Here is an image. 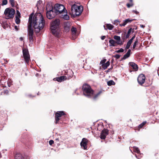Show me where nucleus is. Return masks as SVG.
I'll return each mask as SVG.
<instances>
[{
	"mask_svg": "<svg viewBox=\"0 0 159 159\" xmlns=\"http://www.w3.org/2000/svg\"><path fill=\"white\" fill-rule=\"evenodd\" d=\"M45 21L42 15L40 13L35 14L33 19V25L35 31L39 32L44 26Z\"/></svg>",
	"mask_w": 159,
	"mask_h": 159,
	"instance_id": "f257e3e1",
	"label": "nucleus"
},
{
	"mask_svg": "<svg viewBox=\"0 0 159 159\" xmlns=\"http://www.w3.org/2000/svg\"><path fill=\"white\" fill-rule=\"evenodd\" d=\"M60 21L57 19L52 21L50 24V29L52 34L55 36L59 37L61 32L60 29Z\"/></svg>",
	"mask_w": 159,
	"mask_h": 159,
	"instance_id": "f03ea898",
	"label": "nucleus"
},
{
	"mask_svg": "<svg viewBox=\"0 0 159 159\" xmlns=\"http://www.w3.org/2000/svg\"><path fill=\"white\" fill-rule=\"evenodd\" d=\"M84 94L88 97L93 96V92L90 87L88 84H84L83 86Z\"/></svg>",
	"mask_w": 159,
	"mask_h": 159,
	"instance_id": "7ed1b4c3",
	"label": "nucleus"
},
{
	"mask_svg": "<svg viewBox=\"0 0 159 159\" xmlns=\"http://www.w3.org/2000/svg\"><path fill=\"white\" fill-rule=\"evenodd\" d=\"M83 10V7L81 6L74 5L71 7V11L72 14L76 16L80 15Z\"/></svg>",
	"mask_w": 159,
	"mask_h": 159,
	"instance_id": "20e7f679",
	"label": "nucleus"
},
{
	"mask_svg": "<svg viewBox=\"0 0 159 159\" xmlns=\"http://www.w3.org/2000/svg\"><path fill=\"white\" fill-rule=\"evenodd\" d=\"M15 12V10L13 8H7L4 12L5 18L7 19L13 18Z\"/></svg>",
	"mask_w": 159,
	"mask_h": 159,
	"instance_id": "39448f33",
	"label": "nucleus"
},
{
	"mask_svg": "<svg viewBox=\"0 0 159 159\" xmlns=\"http://www.w3.org/2000/svg\"><path fill=\"white\" fill-rule=\"evenodd\" d=\"M53 8L57 15H61L66 11L63 5L58 4H55Z\"/></svg>",
	"mask_w": 159,
	"mask_h": 159,
	"instance_id": "423d86ee",
	"label": "nucleus"
},
{
	"mask_svg": "<svg viewBox=\"0 0 159 159\" xmlns=\"http://www.w3.org/2000/svg\"><path fill=\"white\" fill-rule=\"evenodd\" d=\"M49 6L47 5L46 6V10L47 11L46 15L48 19H50L53 18L56 15V14L54 10V8H52L51 6H50V9L48 8Z\"/></svg>",
	"mask_w": 159,
	"mask_h": 159,
	"instance_id": "0eeeda50",
	"label": "nucleus"
},
{
	"mask_svg": "<svg viewBox=\"0 0 159 159\" xmlns=\"http://www.w3.org/2000/svg\"><path fill=\"white\" fill-rule=\"evenodd\" d=\"M32 16H30L29 20V25L28 26V31L29 35H33V31L32 28Z\"/></svg>",
	"mask_w": 159,
	"mask_h": 159,
	"instance_id": "6e6552de",
	"label": "nucleus"
},
{
	"mask_svg": "<svg viewBox=\"0 0 159 159\" xmlns=\"http://www.w3.org/2000/svg\"><path fill=\"white\" fill-rule=\"evenodd\" d=\"M23 53L25 62L27 63H28L30 60V56L28 50L26 49H23Z\"/></svg>",
	"mask_w": 159,
	"mask_h": 159,
	"instance_id": "1a4fd4ad",
	"label": "nucleus"
},
{
	"mask_svg": "<svg viewBox=\"0 0 159 159\" xmlns=\"http://www.w3.org/2000/svg\"><path fill=\"white\" fill-rule=\"evenodd\" d=\"M145 77L143 74L139 75L137 78V80L139 84L140 85H142L145 82Z\"/></svg>",
	"mask_w": 159,
	"mask_h": 159,
	"instance_id": "9d476101",
	"label": "nucleus"
},
{
	"mask_svg": "<svg viewBox=\"0 0 159 159\" xmlns=\"http://www.w3.org/2000/svg\"><path fill=\"white\" fill-rule=\"evenodd\" d=\"M65 113L63 111H58L55 113V120L56 123L57 124L58 121L60 120L59 117H61L62 115H64Z\"/></svg>",
	"mask_w": 159,
	"mask_h": 159,
	"instance_id": "9b49d317",
	"label": "nucleus"
},
{
	"mask_svg": "<svg viewBox=\"0 0 159 159\" xmlns=\"http://www.w3.org/2000/svg\"><path fill=\"white\" fill-rule=\"evenodd\" d=\"M88 140L87 139L84 138L83 139L82 141L80 143V145L82 147H83V148L85 150L87 149V144Z\"/></svg>",
	"mask_w": 159,
	"mask_h": 159,
	"instance_id": "f8f14e48",
	"label": "nucleus"
},
{
	"mask_svg": "<svg viewBox=\"0 0 159 159\" xmlns=\"http://www.w3.org/2000/svg\"><path fill=\"white\" fill-rule=\"evenodd\" d=\"M108 131L107 129H104L103 130L100 135V138L101 139H105L106 136L108 134Z\"/></svg>",
	"mask_w": 159,
	"mask_h": 159,
	"instance_id": "ddd939ff",
	"label": "nucleus"
},
{
	"mask_svg": "<svg viewBox=\"0 0 159 159\" xmlns=\"http://www.w3.org/2000/svg\"><path fill=\"white\" fill-rule=\"evenodd\" d=\"M71 31L72 32V39H75L77 37V35L76 33V29L73 27L71 29Z\"/></svg>",
	"mask_w": 159,
	"mask_h": 159,
	"instance_id": "4468645a",
	"label": "nucleus"
},
{
	"mask_svg": "<svg viewBox=\"0 0 159 159\" xmlns=\"http://www.w3.org/2000/svg\"><path fill=\"white\" fill-rule=\"evenodd\" d=\"M66 79L67 77L66 76H63L55 78L53 79V80H57L58 82H61L62 81L66 80Z\"/></svg>",
	"mask_w": 159,
	"mask_h": 159,
	"instance_id": "2eb2a0df",
	"label": "nucleus"
},
{
	"mask_svg": "<svg viewBox=\"0 0 159 159\" xmlns=\"http://www.w3.org/2000/svg\"><path fill=\"white\" fill-rule=\"evenodd\" d=\"M114 39L116 40V41L117 44L121 45L123 44V43L120 40V36L117 35H115L114 36Z\"/></svg>",
	"mask_w": 159,
	"mask_h": 159,
	"instance_id": "dca6fc26",
	"label": "nucleus"
},
{
	"mask_svg": "<svg viewBox=\"0 0 159 159\" xmlns=\"http://www.w3.org/2000/svg\"><path fill=\"white\" fill-rule=\"evenodd\" d=\"M70 24L69 22H66L64 24V28L66 31H68L70 30Z\"/></svg>",
	"mask_w": 159,
	"mask_h": 159,
	"instance_id": "f3484780",
	"label": "nucleus"
},
{
	"mask_svg": "<svg viewBox=\"0 0 159 159\" xmlns=\"http://www.w3.org/2000/svg\"><path fill=\"white\" fill-rule=\"evenodd\" d=\"M135 38V36L133 37L131 39H130L129 41L127 42L125 48L128 49L129 48L134 39Z\"/></svg>",
	"mask_w": 159,
	"mask_h": 159,
	"instance_id": "a211bd4d",
	"label": "nucleus"
},
{
	"mask_svg": "<svg viewBox=\"0 0 159 159\" xmlns=\"http://www.w3.org/2000/svg\"><path fill=\"white\" fill-rule=\"evenodd\" d=\"M61 16L66 20H68L69 18V16L67 15V10L65 11L61 15Z\"/></svg>",
	"mask_w": 159,
	"mask_h": 159,
	"instance_id": "6ab92c4d",
	"label": "nucleus"
},
{
	"mask_svg": "<svg viewBox=\"0 0 159 159\" xmlns=\"http://www.w3.org/2000/svg\"><path fill=\"white\" fill-rule=\"evenodd\" d=\"M110 46H115L117 44L116 42L113 39H111L109 41Z\"/></svg>",
	"mask_w": 159,
	"mask_h": 159,
	"instance_id": "aec40b11",
	"label": "nucleus"
},
{
	"mask_svg": "<svg viewBox=\"0 0 159 159\" xmlns=\"http://www.w3.org/2000/svg\"><path fill=\"white\" fill-rule=\"evenodd\" d=\"M130 65L133 67V69L135 70H137L138 69V66L133 62H130L129 63Z\"/></svg>",
	"mask_w": 159,
	"mask_h": 159,
	"instance_id": "412c9836",
	"label": "nucleus"
},
{
	"mask_svg": "<svg viewBox=\"0 0 159 159\" xmlns=\"http://www.w3.org/2000/svg\"><path fill=\"white\" fill-rule=\"evenodd\" d=\"M110 63L109 61H107L106 63H105L103 64L102 66V68L105 70L107 67L108 66L110 65Z\"/></svg>",
	"mask_w": 159,
	"mask_h": 159,
	"instance_id": "4be33fe9",
	"label": "nucleus"
},
{
	"mask_svg": "<svg viewBox=\"0 0 159 159\" xmlns=\"http://www.w3.org/2000/svg\"><path fill=\"white\" fill-rule=\"evenodd\" d=\"M130 52L131 50L130 49H129L127 53L123 57L124 59H126L129 57Z\"/></svg>",
	"mask_w": 159,
	"mask_h": 159,
	"instance_id": "5701e85b",
	"label": "nucleus"
},
{
	"mask_svg": "<svg viewBox=\"0 0 159 159\" xmlns=\"http://www.w3.org/2000/svg\"><path fill=\"white\" fill-rule=\"evenodd\" d=\"M15 159H23V158L21 154L18 153L16 154Z\"/></svg>",
	"mask_w": 159,
	"mask_h": 159,
	"instance_id": "b1692460",
	"label": "nucleus"
},
{
	"mask_svg": "<svg viewBox=\"0 0 159 159\" xmlns=\"http://www.w3.org/2000/svg\"><path fill=\"white\" fill-rule=\"evenodd\" d=\"M106 26L107 29L109 30H112L114 27L113 25L110 24H107Z\"/></svg>",
	"mask_w": 159,
	"mask_h": 159,
	"instance_id": "393cba45",
	"label": "nucleus"
},
{
	"mask_svg": "<svg viewBox=\"0 0 159 159\" xmlns=\"http://www.w3.org/2000/svg\"><path fill=\"white\" fill-rule=\"evenodd\" d=\"M107 84L108 85L111 86V85H113L115 84V83L112 80H110L107 82Z\"/></svg>",
	"mask_w": 159,
	"mask_h": 159,
	"instance_id": "a878e982",
	"label": "nucleus"
},
{
	"mask_svg": "<svg viewBox=\"0 0 159 159\" xmlns=\"http://www.w3.org/2000/svg\"><path fill=\"white\" fill-rule=\"evenodd\" d=\"M134 151V152H136L137 153H139L140 152V151L139 149V148L135 147H133Z\"/></svg>",
	"mask_w": 159,
	"mask_h": 159,
	"instance_id": "bb28decb",
	"label": "nucleus"
},
{
	"mask_svg": "<svg viewBox=\"0 0 159 159\" xmlns=\"http://www.w3.org/2000/svg\"><path fill=\"white\" fill-rule=\"evenodd\" d=\"M20 14L18 11H16V18H20Z\"/></svg>",
	"mask_w": 159,
	"mask_h": 159,
	"instance_id": "cd10ccee",
	"label": "nucleus"
},
{
	"mask_svg": "<svg viewBox=\"0 0 159 159\" xmlns=\"http://www.w3.org/2000/svg\"><path fill=\"white\" fill-rule=\"evenodd\" d=\"M9 2L11 4L12 7L14 6L15 5V2L14 0H9Z\"/></svg>",
	"mask_w": 159,
	"mask_h": 159,
	"instance_id": "c85d7f7f",
	"label": "nucleus"
},
{
	"mask_svg": "<svg viewBox=\"0 0 159 159\" xmlns=\"http://www.w3.org/2000/svg\"><path fill=\"white\" fill-rule=\"evenodd\" d=\"M20 18H16L15 22L16 24H19L20 22Z\"/></svg>",
	"mask_w": 159,
	"mask_h": 159,
	"instance_id": "c756f323",
	"label": "nucleus"
},
{
	"mask_svg": "<svg viewBox=\"0 0 159 159\" xmlns=\"http://www.w3.org/2000/svg\"><path fill=\"white\" fill-rule=\"evenodd\" d=\"M138 41L137 40H136L135 41V42L133 44V49H134L135 48L136 45L138 44Z\"/></svg>",
	"mask_w": 159,
	"mask_h": 159,
	"instance_id": "7c9ffc66",
	"label": "nucleus"
},
{
	"mask_svg": "<svg viewBox=\"0 0 159 159\" xmlns=\"http://www.w3.org/2000/svg\"><path fill=\"white\" fill-rule=\"evenodd\" d=\"M132 20H130L129 19L125 20L124 22V23L126 24L128 23L131 22Z\"/></svg>",
	"mask_w": 159,
	"mask_h": 159,
	"instance_id": "2f4dec72",
	"label": "nucleus"
},
{
	"mask_svg": "<svg viewBox=\"0 0 159 159\" xmlns=\"http://www.w3.org/2000/svg\"><path fill=\"white\" fill-rule=\"evenodd\" d=\"M106 61V59H105L101 60V61L100 62V64L102 65V66L103 64H104Z\"/></svg>",
	"mask_w": 159,
	"mask_h": 159,
	"instance_id": "473e14b6",
	"label": "nucleus"
},
{
	"mask_svg": "<svg viewBox=\"0 0 159 159\" xmlns=\"http://www.w3.org/2000/svg\"><path fill=\"white\" fill-rule=\"evenodd\" d=\"M146 121H145V122H143L142 124H140L139 125V128H142L143 126L145 125L146 124Z\"/></svg>",
	"mask_w": 159,
	"mask_h": 159,
	"instance_id": "72a5a7b5",
	"label": "nucleus"
},
{
	"mask_svg": "<svg viewBox=\"0 0 159 159\" xmlns=\"http://www.w3.org/2000/svg\"><path fill=\"white\" fill-rule=\"evenodd\" d=\"M134 4L133 3H131L130 4L127 3L126 5L128 8H129L131 7H132L133 6Z\"/></svg>",
	"mask_w": 159,
	"mask_h": 159,
	"instance_id": "f704fd0d",
	"label": "nucleus"
},
{
	"mask_svg": "<svg viewBox=\"0 0 159 159\" xmlns=\"http://www.w3.org/2000/svg\"><path fill=\"white\" fill-rule=\"evenodd\" d=\"M124 50L123 48H121L120 49L116 51L115 52L117 53H119L120 52H124Z\"/></svg>",
	"mask_w": 159,
	"mask_h": 159,
	"instance_id": "c9c22d12",
	"label": "nucleus"
},
{
	"mask_svg": "<svg viewBox=\"0 0 159 159\" xmlns=\"http://www.w3.org/2000/svg\"><path fill=\"white\" fill-rule=\"evenodd\" d=\"M119 23V21L118 20H116L114 21L113 22V24L117 25Z\"/></svg>",
	"mask_w": 159,
	"mask_h": 159,
	"instance_id": "e433bc0d",
	"label": "nucleus"
},
{
	"mask_svg": "<svg viewBox=\"0 0 159 159\" xmlns=\"http://www.w3.org/2000/svg\"><path fill=\"white\" fill-rule=\"evenodd\" d=\"M133 29L132 28H130L128 30L127 33H128V34H130L132 32H133Z\"/></svg>",
	"mask_w": 159,
	"mask_h": 159,
	"instance_id": "4c0bfd02",
	"label": "nucleus"
},
{
	"mask_svg": "<svg viewBox=\"0 0 159 159\" xmlns=\"http://www.w3.org/2000/svg\"><path fill=\"white\" fill-rule=\"evenodd\" d=\"M69 4L70 5L71 7L72 6L74 5H76L74 3V2L72 1H70L69 2Z\"/></svg>",
	"mask_w": 159,
	"mask_h": 159,
	"instance_id": "58836bf2",
	"label": "nucleus"
},
{
	"mask_svg": "<svg viewBox=\"0 0 159 159\" xmlns=\"http://www.w3.org/2000/svg\"><path fill=\"white\" fill-rule=\"evenodd\" d=\"M41 2V1H39L38 2L37 4V8H38L39 7V5Z\"/></svg>",
	"mask_w": 159,
	"mask_h": 159,
	"instance_id": "ea45409f",
	"label": "nucleus"
},
{
	"mask_svg": "<svg viewBox=\"0 0 159 159\" xmlns=\"http://www.w3.org/2000/svg\"><path fill=\"white\" fill-rule=\"evenodd\" d=\"M29 39L30 40V41H33V35H29Z\"/></svg>",
	"mask_w": 159,
	"mask_h": 159,
	"instance_id": "a19ab883",
	"label": "nucleus"
},
{
	"mask_svg": "<svg viewBox=\"0 0 159 159\" xmlns=\"http://www.w3.org/2000/svg\"><path fill=\"white\" fill-rule=\"evenodd\" d=\"M54 141L51 140L49 141V144L50 145H52L54 143Z\"/></svg>",
	"mask_w": 159,
	"mask_h": 159,
	"instance_id": "79ce46f5",
	"label": "nucleus"
},
{
	"mask_svg": "<svg viewBox=\"0 0 159 159\" xmlns=\"http://www.w3.org/2000/svg\"><path fill=\"white\" fill-rule=\"evenodd\" d=\"M114 57L116 59H118L120 57V56L118 54H117L114 56Z\"/></svg>",
	"mask_w": 159,
	"mask_h": 159,
	"instance_id": "37998d69",
	"label": "nucleus"
},
{
	"mask_svg": "<svg viewBox=\"0 0 159 159\" xmlns=\"http://www.w3.org/2000/svg\"><path fill=\"white\" fill-rule=\"evenodd\" d=\"M7 0H4L3 1L2 3L3 5H6L7 4Z\"/></svg>",
	"mask_w": 159,
	"mask_h": 159,
	"instance_id": "c03bdc74",
	"label": "nucleus"
},
{
	"mask_svg": "<svg viewBox=\"0 0 159 159\" xmlns=\"http://www.w3.org/2000/svg\"><path fill=\"white\" fill-rule=\"evenodd\" d=\"M15 29L16 30H18L19 29V26H15L14 27Z\"/></svg>",
	"mask_w": 159,
	"mask_h": 159,
	"instance_id": "a18cd8bd",
	"label": "nucleus"
},
{
	"mask_svg": "<svg viewBox=\"0 0 159 159\" xmlns=\"http://www.w3.org/2000/svg\"><path fill=\"white\" fill-rule=\"evenodd\" d=\"M126 24H125V23H124V22H123V24H120V25L121 26H125Z\"/></svg>",
	"mask_w": 159,
	"mask_h": 159,
	"instance_id": "49530a36",
	"label": "nucleus"
},
{
	"mask_svg": "<svg viewBox=\"0 0 159 159\" xmlns=\"http://www.w3.org/2000/svg\"><path fill=\"white\" fill-rule=\"evenodd\" d=\"M133 12L135 13L136 14H138L139 13V12L133 10Z\"/></svg>",
	"mask_w": 159,
	"mask_h": 159,
	"instance_id": "de8ad7c7",
	"label": "nucleus"
},
{
	"mask_svg": "<svg viewBox=\"0 0 159 159\" xmlns=\"http://www.w3.org/2000/svg\"><path fill=\"white\" fill-rule=\"evenodd\" d=\"M106 38L105 36H103L101 37V39L102 40H104Z\"/></svg>",
	"mask_w": 159,
	"mask_h": 159,
	"instance_id": "09e8293b",
	"label": "nucleus"
},
{
	"mask_svg": "<svg viewBox=\"0 0 159 159\" xmlns=\"http://www.w3.org/2000/svg\"><path fill=\"white\" fill-rule=\"evenodd\" d=\"M129 35H130V34H128V33H127V34L126 35V38H128L129 37Z\"/></svg>",
	"mask_w": 159,
	"mask_h": 159,
	"instance_id": "8fccbe9b",
	"label": "nucleus"
},
{
	"mask_svg": "<svg viewBox=\"0 0 159 159\" xmlns=\"http://www.w3.org/2000/svg\"><path fill=\"white\" fill-rule=\"evenodd\" d=\"M99 94V93H98V94L96 95L94 97V98H95Z\"/></svg>",
	"mask_w": 159,
	"mask_h": 159,
	"instance_id": "3c124183",
	"label": "nucleus"
},
{
	"mask_svg": "<svg viewBox=\"0 0 159 159\" xmlns=\"http://www.w3.org/2000/svg\"><path fill=\"white\" fill-rule=\"evenodd\" d=\"M19 39L20 40L22 41L23 40V38L22 37H21Z\"/></svg>",
	"mask_w": 159,
	"mask_h": 159,
	"instance_id": "603ef678",
	"label": "nucleus"
},
{
	"mask_svg": "<svg viewBox=\"0 0 159 159\" xmlns=\"http://www.w3.org/2000/svg\"><path fill=\"white\" fill-rule=\"evenodd\" d=\"M140 27L142 28H144L145 27V26L144 25H140Z\"/></svg>",
	"mask_w": 159,
	"mask_h": 159,
	"instance_id": "864d4df0",
	"label": "nucleus"
},
{
	"mask_svg": "<svg viewBox=\"0 0 159 159\" xmlns=\"http://www.w3.org/2000/svg\"><path fill=\"white\" fill-rule=\"evenodd\" d=\"M129 1H130V2L131 3H133V2H133V0H129Z\"/></svg>",
	"mask_w": 159,
	"mask_h": 159,
	"instance_id": "5fc2aeb1",
	"label": "nucleus"
}]
</instances>
